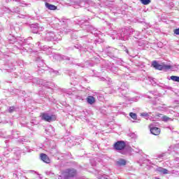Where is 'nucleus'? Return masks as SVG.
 Instances as JSON below:
<instances>
[{
    "instance_id": "nucleus-48",
    "label": "nucleus",
    "mask_w": 179,
    "mask_h": 179,
    "mask_svg": "<svg viewBox=\"0 0 179 179\" xmlns=\"http://www.w3.org/2000/svg\"><path fill=\"white\" fill-rule=\"evenodd\" d=\"M77 65H78V66H81L82 68H83V65H82L81 64H78Z\"/></svg>"
},
{
    "instance_id": "nucleus-3",
    "label": "nucleus",
    "mask_w": 179,
    "mask_h": 179,
    "mask_svg": "<svg viewBox=\"0 0 179 179\" xmlns=\"http://www.w3.org/2000/svg\"><path fill=\"white\" fill-rule=\"evenodd\" d=\"M42 40L45 41H61L62 37L58 34H54L53 31H45L41 34Z\"/></svg>"
},
{
    "instance_id": "nucleus-50",
    "label": "nucleus",
    "mask_w": 179,
    "mask_h": 179,
    "mask_svg": "<svg viewBox=\"0 0 179 179\" xmlns=\"http://www.w3.org/2000/svg\"><path fill=\"white\" fill-rule=\"evenodd\" d=\"M14 12H19V8L17 7V10H14Z\"/></svg>"
},
{
    "instance_id": "nucleus-30",
    "label": "nucleus",
    "mask_w": 179,
    "mask_h": 179,
    "mask_svg": "<svg viewBox=\"0 0 179 179\" xmlns=\"http://www.w3.org/2000/svg\"><path fill=\"white\" fill-rule=\"evenodd\" d=\"M171 80H173V82H179V77L177 76H172L170 77Z\"/></svg>"
},
{
    "instance_id": "nucleus-2",
    "label": "nucleus",
    "mask_w": 179,
    "mask_h": 179,
    "mask_svg": "<svg viewBox=\"0 0 179 179\" xmlns=\"http://www.w3.org/2000/svg\"><path fill=\"white\" fill-rule=\"evenodd\" d=\"M139 34H141L139 31H135L132 28H127L124 29V33L121 34V36H117V38L127 41L129 38V36H133L136 38V37L139 36Z\"/></svg>"
},
{
    "instance_id": "nucleus-42",
    "label": "nucleus",
    "mask_w": 179,
    "mask_h": 179,
    "mask_svg": "<svg viewBox=\"0 0 179 179\" xmlns=\"http://www.w3.org/2000/svg\"><path fill=\"white\" fill-rule=\"evenodd\" d=\"M174 34L179 36V28L174 30Z\"/></svg>"
},
{
    "instance_id": "nucleus-14",
    "label": "nucleus",
    "mask_w": 179,
    "mask_h": 179,
    "mask_svg": "<svg viewBox=\"0 0 179 179\" xmlns=\"http://www.w3.org/2000/svg\"><path fill=\"white\" fill-rule=\"evenodd\" d=\"M157 123L156 122H152L149 127H150V133L152 134V135H155V136H157V127H155V125H157Z\"/></svg>"
},
{
    "instance_id": "nucleus-64",
    "label": "nucleus",
    "mask_w": 179,
    "mask_h": 179,
    "mask_svg": "<svg viewBox=\"0 0 179 179\" xmlns=\"http://www.w3.org/2000/svg\"><path fill=\"white\" fill-rule=\"evenodd\" d=\"M157 179H160V178H157Z\"/></svg>"
},
{
    "instance_id": "nucleus-51",
    "label": "nucleus",
    "mask_w": 179,
    "mask_h": 179,
    "mask_svg": "<svg viewBox=\"0 0 179 179\" xmlns=\"http://www.w3.org/2000/svg\"><path fill=\"white\" fill-rule=\"evenodd\" d=\"M21 142H24V139H21Z\"/></svg>"
},
{
    "instance_id": "nucleus-13",
    "label": "nucleus",
    "mask_w": 179,
    "mask_h": 179,
    "mask_svg": "<svg viewBox=\"0 0 179 179\" xmlns=\"http://www.w3.org/2000/svg\"><path fill=\"white\" fill-rule=\"evenodd\" d=\"M129 87V85L127 83H123L120 86V92H122V96H125L127 94V90H128V88Z\"/></svg>"
},
{
    "instance_id": "nucleus-24",
    "label": "nucleus",
    "mask_w": 179,
    "mask_h": 179,
    "mask_svg": "<svg viewBox=\"0 0 179 179\" xmlns=\"http://www.w3.org/2000/svg\"><path fill=\"white\" fill-rule=\"evenodd\" d=\"M36 62L38 64V68H41V66H44V65H45L44 60L41 59V57H38L36 59Z\"/></svg>"
},
{
    "instance_id": "nucleus-25",
    "label": "nucleus",
    "mask_w": 179,
    "mask_h": 179,
    "mask_svg": "<svg viewBox=\"0 0 179 179\" xmlns=\"http://www.w3.org/2000/svg\"><path fill=\"white\" fill-rule=\"evenodd\" d=\"M116 164L119 167H121V166H125V164H127V161L124 159H120L116 162Z\"/></svg>"
},
{
    "instance_id": "nucleus-63",
    "label": "nucleus",
    "mask_w": 179,
    "mask_h": 179,
    "mask_svg": "<svg viewBox=\"0 0 179 179\" xmlns=\"http://www.w3.org/2000/svg\"><path fill=\"white\" fill-rule=\"evenodd\" d=\"M154 127H156V125L155 126V124H154Z\"/></svg>"
},
{
    "instance_id": "nucleus-6",
    "label": "nucleus",
    "mask_w": 179,
    "mask_h": 179,
    "mask_svg": "<svg viewBox=\"0 0 179 179\" xmlns=\"http://www.w3.org/2000/svg\"><path fill=\"white\" fill-rule=\"evenodd\" d=\"M41 118L47 122H52V121L57 120V116L55 115H50L48 113H44L41 115Z\"/></svg>"
},
{
    "instance_id": "nucleus-47",
    "label": "nucleus",
    "mask_w": 179,
    "mask_h": 179,
    "mask_svg": "<svg viewBox=\"0 0 179 179\" xmlns=\"http://www.w3.org/2000/svg\"><path fill=\"white\" fill-rule=\"evenodd\" d=\"M173 149V146H169V148L168 149V150H171Z\"/></svg>"
},
{
    "instance_id": "nucleus-1",
    "label": "nucleus",
    "mask_w": 179,
    "mask_h": 179,
    "mask_svg": "<svg viewBox=\"0 0 179 179\" xmlns=\"http://www.w3.org/2000/svg\"><path fill=\"white\" fill-rule=\"evenodd\" d=\"M76 23L77 24H79L82 27V29H84V30H87V31H90L92 34H99V31H97V29L94 28V27L90 25L89 22L86 20H77L76 21Z\"/></svg>"
},
{
    "instance_id": "nucleus-15",
    "label": "nucleus",
    "mask_w": 179,
    "mask_h": 179,
    "mask_svg": "<svg viewBox=\"0 0 179 179\" xmlns=\"http://www.w3.org/2000/svg\"><path fill=\"white\" fill-rule=\"evenodd\" d=\"M158 120H161V121H164V122H168V121H173V119L167 117L166 115H163L162 114L157 115Z\"/></svg>"
},
{
    "instance_id": "nucleus-18",
    "label": "nucleus",
    "mask_w": 179,
    "mask_h": 179,
    "mask_svg": "<svg viewBox=\"0 0 179 179\" xmlns=\"http://www.w3.org/2000/svg\"><path fill=\"white\" fill-rule=\"evenodd\" d=\"M87 103L88 104H90V106H92V104H94L96 103V98L93 96H88L86 99Z\"/></svg>"
},
{
    "instance_id": "nucleus-58",
    "label": "nucleus",
    "mask_w": 179,
    "mask_h": 179,
    "mask_svg": "<svg viewBox=\"0 0 179 179\" xmlns=\"http://www.w3.org/2000/svg\"><path fill=\"white\" fill-rule=\"evenodd\" d=\"M76 142H78V139H76Z\"/></svg>"
},
{
    "instance_id": "nucleus-54",
    "label": "nucleus",
    "mask_w": 179,
    "mask_h": 179,
    "mask_svg": "<svg viewBox=\"0 0 179 179\" xmlns=\"http://www.w3.org/2000/svg\"><path fill=\"white\" fill-rule=\"evenodd\" d=\"M46 174H50V172H47Z\"/></svg>"
},
{
    "instance_id": "nucleus-33",
    "label": "nucleus",
    "mask_w": 179,
    "mask_h": 179,
    "mask_svg": "<svg viewBox=\"0 0 179 179\" xmlns=\"http://www.w3.org/2000/svg\"><path fill=\"white\" fill-rule=\"evenodd\" d=\"M13 138H14L15 139H17V135H19V131L14 130L13 131Z\"/></svg>"
},
{
    "instance_id": "nucleus-32",
    "label": "nucleus",
    "mask_w": 179,
    "mask_h": 179,
    "mask_svg": "<svg viewBox=\"0 0 179 179\" xmlns=\"http://www.w3.org/2000/svg\"><path fill=\"white\" fill-rule=\"evenodd\" d=\"M124 79H126V80H135V77H132V76H127V75H125L124 76Z\"/></svg>"
},
{
    "instance_id": "nucleus-45",
    "label": "nucleus",
    "mask_w": 179,
    "mask_h": 179,
    "mask_svg": "<svg viewBox=\"0 0 179 179\" xmlns=\"http://www.w3.org/2000/svg\"><path fill=\"white\" fill-rule=\"evenodd\" d=\"M24 5L25 6H28V7L31 6V3H24Z\"/></svg>"
},
{
    "instance_id": "nucleus-46",
    "label": "nucleus",
    "mask_w": 179,
    "mask_h": 179,
    "mask_svg": "<svg viewBox=\"0 0 179 179\" xmlns=\"http://www.w3.org/2000/svg\"><path fill=\"white\" fill-rule=\"evenodd\" d=\"M18 17H22V19H24V15H18Z\"/></svg>"
},
{
    "instance_id": "nucleus-52",
    "label": "nucleus",
    "mask_w": 179,
    "mask_h": 179,
    "mask_svg": "<svg viewBox=\"0 0 179 179\" xmlns=\"http://www.w3.org/2000/svg\"><path fill=\"white\" fill-rule=\"evenodd\" d=\"M126 52H127V54H129V52H128V50H126Z\"/></svg>"
},
{
    "instance_id": "nucleus-60",
    "label": "nucleus",
    "mask_w": 179,
    "mask_h": 179,
    "mask_svg": "<svg viewBox=\"0 0 179 179\" xmlns=\"http://www.w3.org/2000/svg\"><path fill=\"white\" fill-rule=\"evenodd\" d=\"M43 72H44V69H43Z\"/></svg>"
},
{
    "instance_id": "nucleus-59",
    "label": "nucleus",
    "mask_w": 179,
    "mask_h": 179,
    "mask_svg": "<svg viewBox=\"0 0 179 179\" xmlns=\"http://www.w3.org/2000/svg\"><path fill=\"white\" fill-rule=\"evenodd\" d=\"M154 104H156V102H154Z\"/></svg>"
},
{
    "instance_id": "nucleus-5",
    "label": "nucleus",
    "mask_w": 179,
    "mask_h": 179,
    "mask_svg": "<svg viewBox=\"0 0 179 179\" xmlns=\"http://www.w3.org/2000/svg\"><path fill=\"white\" fill-rule=\"evenodd\" d=\"M76 177V170L72 169H66L61 176H57L56 179H75Z\"/></svg>"
},
{
    "instance_id": "nucleus-21",
    "label": "nucleus",
    "mask_w": 179,
    "mask_h": 179,
    "mask_svg": "<svg viewBox=\"0 0 179 179\" xmlns=\"http://www.w3.org/2000/svg\"><path fill=\"white\" fill-rule=\"evenodd\" d=\"M45 6L47 9H49V10H57V6L50 4V3L46 2Z\"/></svg>"
},
{
    "instance_id": "nucleus-57",
    "label": "nucleus",
    "mask_w": 179,
    "mask_h": 179,
    "mask_svg": "<svg viewBox=\"0 0 179 179\" xmlns=\"http://www.w3.org/2000/svg\"><path fill=\"white\" fill-rule=\"evenodd\" d=\"M50 128H51L52 129H53L52 127H50Z\"/></svg>"
},
{
    "instance_id": "nucleus-40",
    "label": "nucleus",
    "mask_w": 179,
    "mask_h": 179,
    "mask_svg": "<svg viewBox=\"0 0 179 179\" xmlns=\"http://www.w3.org/2000/svg\"><path fill=\"white\" fill-rule=\"evenodd\" d=\"M15 111V106H10L8 109V113H13Z\"/></svg>"
},
{
    "instance_id": "nucleus-22",
    "label": "nucleus",
    "mask_w": 179,
    "mask_h": 179,
    "mask_svg": "<svg viewBox=\"0 0 179 179\" xmlns=\"http://www.w3.org/2000/svg\"><path fill=\"white\" fill-rule=\"evenodd\" d=\"M14 155L16 156V159H19L20 157V155H22V150L20 148H17L13 149Z\"/></svg>"
},
{
    "instance_id": "nucleus-36",
    "label": "nucleus",
    "mask_w": 179,
    "mask_h": 179,
    "mask_svg": "<svg viewBox=\"0 0 179 179\" xmlns=\"http://www.w3.org/2000/svg\"><path fill=\"white\" fill-rule=\"evenodd\" d=\"M9 153H10V152L8 150H6L3 154V156H4V157H9Z\"/></svg>"
},
{
    "instance_id": "nucleus-35",
    "label": "nucleus",
    "mask_w": 179,
    "mask_h": 179,
    "mask_svg": "<svg viewBox=\"0 0 179 179\" xmlns=\"http://www.w3.org/2000/svg\"><path fill=\"white\" fill-rule=\"evenodd\" d=\"M129 116L133 119V120H136L138 118V116L136 115V113H130Z\"/></svg>"
},
{
    "instance_id": "nucleus-39",
    "label": "nucleus",
    "mask_w": 179,
    "mask_h": 179,
    "mask_svg": "<svg viewBox=\"0 0 179 179\" xmlns=\"http://www.w3.org/2000/svg\"><path fill=\"white\" fill-rule=\"evenodd\" d=\"M116 62L117 65H122L124 64V61H122L121 59H120L119 60H117Z\"/></svg>"
},
{
    "instance_id": "nucleus-28",
    "label": "nucleus",
    "mask_w": 179,
    "mask_h": 179,
    "mask_svg": "<svg viewBox=\"0 0 179 179\" xmlns=\"http://www.w3.org/2000/svg\"><path fill=\"white\" fill-rule=\"evenodd\" d=\"M57 153H58V150L55 148V146H53V148H52V149L50 150V154L52 156H55L57 155Z\"/></svg>"
},
{
    "instance_id": "nucleus-38",
    "label": "nucleus",
    "mask_w": 179,
    "mask_h": 179,
    "mask_svg": "<svg viewBox=\"0 0 179 179\" xmlns=\"http://www.w3.org/2000/svg\"><path fill=\"white\" fill-rule=\"evenodd\" d=\"M166 153H162V154L158 155V159H164V157H166Z\"/></svg>"
},
{
    "instance_id": "nucleus-62",
    "label": "nucleus",
    "mask_w": 179,
    "mask_h": 179,
    "mask_svg": "<svg viewBox=\"0 0 179 179\" xmlns=\"http://www.w3.org/2000/svg\"><path fill=\"white\" fill-rule=\"evenodd\" d=\"M155 179H157V178H155Z\"/></svg>"
},
{
    "instance_id": "nucleus-9",
    "label": "nucleus",
    "mask_w": 179,
    "mask_h": 179,
    "mask_svg": "<svg viewBox=\"0 0 179 179\" xmlns=\"http://www.w3.org/2000/svg\"><path fill=\"white\" fill-rule=\"evenodd\" d=\"M125 29H122L120 31H117L116 30H110L108 33V34H110V36H113L112 37L113 40H115V38L117 40H122L121 38H119L118 37H121V34H124V30Z\"/></svg>"
},
{
    "instance_id": "nucleus-29",
    "label": "nucleus",
    "mask_w": 179,
    "mask_h": 179,
    "mask_svg": "<svg viewBox=\"0 0 179 179\" xmlns=\"http://www.w3.org/2000/svg\"><path fill=\"white\" fill-rule=\"evenodd\" d=\"M108 69H110V71H111V72H113V73H115L118 71V69L114 66H108Z\"/></svg>"
},
{
    "instance_id": "nucleus-34",
    "label": "nucleus",
    "mask_w": 179,
    "mask_h": 179,
    "mask_svg": "<svg viewBox=\"0 0 179 179\" xmlns=\"http://www.w3.org/2000/svg\"><path fill=\"white\" fill-rule=\"evenodd\" d=\"M151 66L155 68V69H157V61H153L151 64Z\"/></svg>"
},
{
    "instance_id": "nucleus-43",
    "label": "nucleus",
    "mask_w": 179,
    "mask_h": 179,
    "mask_svg": "<svg viewBox=\"0 0 179 179\" xmlns=\"http://www.w3.org/2000/svg\"><path fill=\"white\" fill-rule=\"evenodd\" d=\"M138 100H139V96H136L134 98H132L133 101H138Z\"/></svg>"
},
{
    "instance_id": "nucleus-56",
    "label": "nucleus",
    "mask_w": 179,
    "mask_h": 179,
    "mask_svg": "<svg viewBox=\"0 0 179 179\" xmlns=\"http://www.w3.org/2000/svg\"><path fill=\"white\" fill-rule=\"evenodd\" d=\"M40 71H41V70H38V73H40Z\"/></svg>"
},
{
    "instance_id": "nucleus-49",
    "label": "nucleus",
    "mask_w": 179,
    "mask_h": 179,
    "mask_svg": "<svg viewBox=\"0 0 179 179\" xmlns=\"http://www.w3.org/2000/svg\"><path fill=\"white\" fill-rule=\"evenodd\" d=\"M157 132L158 134H160V129L157 128Z\"/></svg>"
},
{
    "instance_id": "nucleus-12",
    "label": "nucleus",
    "mask_w": 179,
    "mask_h": 179,
    "mask_svg": "<svg viewBox=\"0 0 179 179\" xmlns=\"http://www.w3.org/2000/svg\"><path fill=\"white\" fill-rule=\"evenodd\" d=\"M31 31L34 34H37L40 30H44V27H38V24H33L31 25Z\"/></svg>"
},
{
    "instance_id": "nucleus-37",
    "label": "nucleus",
    "mask_w": 179,
    "mask_h": 179,
    "mask_svg": "<svg viewBox=\"0 0 179 179\" xmlns=\"http://www.w3.org/2000/svg\"><path fill=\"white\" fill-rule=\"evenodd\" d=\"M50 73H54L55 75H59V72L58 71H55L53 69L50 70Z\"/></svg>"
},
{
    "instance_id": "nucleus-7",
    "label": "nucleus",
    "mask_w": 179,
    "mask_h": 179,
    "mask_svg": "<svg viewBox=\"0 0 179 179\" xmlns=\"http://www.w3.org/2000/svg\"><path fill=\"white\" fill-rule=\"evenodd\" d=\"M113 148L115 150H117V152H120V150H124V149L127 148V144L125 143V141H118L115 143Z\"/></svg>"
},
{
    "instance_id": "nucleus-26",
    "label": "nucleus",
    "mask_w": 179,
    "mask_h": 179,
    "mask_svg": "<svg viewBox=\"0 0 179 179\" xmlns=\"http://www.w3.org/2000/svg\"><path fill=\"white\" fill-rule=\"evenodd\" d=\"M167 108H169V107H167V106H166V104H159L157 110L159 111H166Z\"/></svg>"
},
{
    "instance_id": "nucleus-17",
    "label": "nucleus",
    "mask_w": 179,
    "mask_h": 179,
    "mask_svg": "<svg viewBox=\"0 0 179 179\" xmlns=\"http://www.w3.org/2000/svg\"><path fill=\"white\" fill-rule=\"evenodd\" d=\"M36 83L38 85H41V86H45V87H48L49 89L50 88V85H49L50 83H48V82H47V81H45V80H44L43 79L37 80Z\"/></svg>"
},
{
    "instance_id": "nucleus-44",
    "label": "nucleus",
    "mask_w": 179,
    "mask_h": 179,
    "mask_svg": "<svg viewBox=\"0 0 179 179\" xmlns=\"http://www.w3.org/2000/svg\"><path fill=\"white\" fill-rule=\"evenodd\" d=\"M82 33H83V37H86V36H87V35H86V33H87L86 31H82Z\"/></svg>"
},
{
    "instance_id": "nucleus-8",
    "label": "nucleus",
    "mask_w": 179,
    "mask_h": 179,
    "mask_svg": "<svg viewBox=\"0 0 179 179\" xmlns=\"http://www.w3.org/2000/svg\"><path fill=\"white\" fill-rule=\"evenodd\" d=\"M105 51L110 58H118V57H117V54L119 52L117 49L109 47L106 48Z\"/></svg>"
},
{
    "instance_id": "nucleus-27",
    "label": "nucleus",
    "mask_w": 179,
    "mask_h": 179,
    "mask_svg": "<svg viewBox=\"0 0 179 179\" xmlns=\"http://www.w3.org/2000/svg\"><path fill=\"white\" fill-rule=\"evenodd\" d=\"M157 171H159V173H162V174H169V171L162 167H159Z\"/></svg>"
},
{
    "instance_id": "nucleus-11",
    "label": "nucleus",
    "mask_w": 179,
    "mask_h": 179,
    "mask_svg": "<svg viewBox=\"0 0 179 179\" xmlns=\"http://www.w3.org/2000/svg\"><path fill=\"white\" fill-rule=\"evenodd\" d=\"M52 58L54 62H55V61H71V57L58 54H54Z\"/></svg>"
},
{
    "instance_id": "nucleus-31",
    "label": "nucleus",
    "mask_w": 179,
    "mask_h": 179,
    "mask_svg": "<svg viewBox=\"0 0 179 179\" xmlns=\"http://www.w3.org/2000/svg\"><path fill=\"white\" fill-rule=\"evenodd\" d=\"M140 2L143 5H149V3H150V2H152V0H140Z\"/></svg>"
},
{
    "instance_id": "nucleus-16",
    "label": "nucleus",
    "mask_w": 179,
    "mask_h": 179,
    "mask_svg": "<svg viewBox=\"0 0 179 179\" xmlns=\"http://www.w3.org/2000/svg\"><path fill=\"white\" fill-rule=\"evenodd\" d=\"M41 159L43 160L44 163H46V164H50V163H51V159H50V157L44 153L41 154Z\"/></svg>"
},
{
    "instance_id": "nucleus-20",
    "label": "nucleus",
    "mask_w": 179,
    "mask_h": 179,
    "mask_svg": "<svg viewBox=\"0 0 179 179\" xmlns=\"http://www.w3.org/2000/svg\"><path fill=\"white\" fill-rule=\"evenodd\" d=\"M74 47H75V48L80 50V51H85V52H86L87 51V50H89V47L86 44H84L83 47L81 45H77V46H74Z\"/></svg>"
},
{
    "instance_id": "nucleus-4",
    "label": "nucleus",
    "mask_w": 179,
    "mask_h": 179,
    "mask_svg": "<svg viewBox=\"0 0 179 179\" xmlns=\"http://www.w3.org/2000/svg\"><path fill=\"white\" fill-rule=\"evenodd\" d=\"M74 8H87V6H95V8H99L101 6L99 3L96 6V3H94L91 0H74Z\"/></svg>"
},
{
    "instance_id": "nucleus-23",
    "label": "nucleus",
    "mask_w": 179,
    "mask_h": 179,
    "mask_svg": "<svg viewBox=\"0 0 179 179\" xmlns=\"http://www.w3.org/2000/svg\"><path fill=\"white\" fill-rule=\"evenodd\" d=\"M140 166H149V164H153L152 162H150V160L148 159H144L143 162L142 160H140L138 162ZM145 164V165H144Z\"/></svg>"
},
{
    "instance_id": "nucleus-41",
    "label": "nucleus",
    "mask_w": 179,
    "mask_h": 179,
    "mask_svg": "<svg viewBox=\"0 0 179 179\" xmlns=\"http://www.w3.org/2000/svg\"><path fill=\"white\" fill-rule=\"evenodd\" d=\"M141 117H149V113H142L141 114Z\"/></svg>"
},
{
    "instance_id": "nucleus-19",
    "label": "nucleus",
    "mask_w": 179,
    "mask_h": 179,
    "mask_svg": "<svg viewBox=\"0 0 179 179\" xmlns=\"http://www.w3.org/2000/svg\"><path fill=\"white\" fill-rule=\"evenodd\" d=\"M147 80H149L150 85H152V86H157V83L156 78L151 77V76H148L147 78Z\"/></svg>"
},
{
    "instance_id": "nucleus-10",
    "label": "nucleus",
    "mask_w": 179,
    "mask_h": 179,
    "mask_svg": "<svg viewBox=\"0 0 179 179\" xmlns=\"http://www.w3.org/2000/svg\"><path fill=\"white\" fill-rule=\"evenodd\" d=\"M158 71H164V72H167V71H173V66L164 64V63L158 62L157 63Z\"/></svg>"
},
{
    "instance_id": "nucleus-61",
    "label": "nucleus",
    "mask_w": 179,
    "mask_h": 179,
    "mask_svg": "<svg viewBox=\"0 0 179 179\" xmlns=\"http://www.w3.org/2000/svg\"><path fill=\"white\" fill-rule=\"evenodd\" d=\"M152 121H155V120H152Z\"/></svg>"
},
{
    "instance_id": "nucleus-53",
    "label": "nucleus",
    "mask_w": 179,
    "mask_h": 179,
    "mask_svg": "<svg viewBox=\"0 0 179 179\" xmlns=\"http://www.w3.org/2000/svg\"><path fill=\"white\" fill-rule=\"evenodd\" d=\"M90 48V50H92V48H93V47L91 46Z\"/></svg>"
},
{
    "instance_id": "nucleus-55",
    "label": "nucleus",
    "mask_w": 179,
    "mask_h": 179,
    "mask_svg": "<svg viewBox=\"0 0 179 179\" xmlns=\"http://www.w3.org/2000/svg\"><path fill=\"white\" fill-rule=\"evenodd\" d=\"M102 80H106V79H104V78H102Z\"/></svg>"
}]
</instances>
